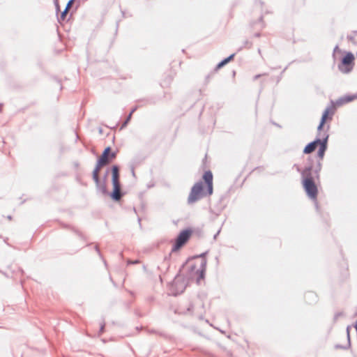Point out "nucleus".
I'll return each instance as SVG.
<instances>
[{
	"mask_svg": "<svg viewBox=\"0 0 357 357\" xmlns=\"http://www.w3.org/2000/svg\"><path fill=\"white\" fill-rule=\"evenodd\" d=\"M104 328H105V324H102L100 325V333H102L103 331H104Z\"/></svg>",
	"mask_w": 357,
	"mask_h": 357,
	"instance_id": "26",
	"label": "nucleus"
},
{
	"mask_svg": "<svg viewBox=\"0 0 357 357\" xmlns=\"http://www.w3.org/2000/svg\"><path fill=\"white\" fill-rule=\"evenodd\" d=\"M321 169V164L319 161L317 163L316 167H314L312 164H309L301 172L303 180L307 178L314 180V177L318 178Z\"/></svg>",
	"mask_w": 357,
	"mask_h": 357,
	"instance_id": "4",
	"label": "nucleus"
},
{
	"mask_svg": "<svg viewBox=\"0 0 357 357\" xmlns=\"http://www.w3.org/2000/svg\"><path fill=\"white\" fill-rule=\"evenodd\" d=\"M354 60V56L351 52H348L342 60V63L343 65H349Z\"/></svg>",
	"mask_w": 357,
	"mask_h": 357,
	"instance_id": "12",
	"label": "nucleus"
},
{
	"mask_svg": "<svg viewBox=\"0 0 357 357\" xmlns=\"http://www.w3.org/2000/svg\"><path fill=\"white\" fill-rule=\"evenodd\" d=\"M203 179L204 180L207 191H204V184L202 181L197 182L191 188L190 192L188 197V204H192L200 200L206 195H211L213 193V174L212 172L208 170L205 172L203 175Z\"/></svg>",
	"mask_w": 357,
	"mask_h": 357,
	"instance_id": "1",
	"label": "nucleus"
},
{
	"mask_svg": "<svg viewBox=\"0 0 357 357\" xmlns=\"http://www.w3.org/2000/svg\"><path fill=\"white\" fill-rule=\"evenodd\" d=\"M349 328H350V326H348L347 327V340H348V344H347V346L342 347V346H341L340 344H336L335 346V349H347V348H349L350 347L351 343H350Z\"/></svg>",
	"mask_w": 357,
	"mask_h": 357,
	"instance_id": "14",
	"label": "nucleus"
},
{
	"mask_svg": "<svg viewBox=\"0 0 357 357\" xmlns=\"http://www.w3.org/2000/svg\"><path fill=\"white\" fill-rule=\"evenodd\" d=\"M328 135H326L321 140V143L319 144V149L317 153L318 157L321 160L324 158L325 151L327 149V141Z\"/></svg>",
	"mask_w": 357,
	"mask_h": 357,
	"instance_id": "10",
	"label": "nucleus"
},
{
	"mask_svg": "<svg viewBox=\"0 0 357 357\" xmlns=\"http://www.w3.org/2000/svg\"><path fill=\"white\" fill-rule=\"evenodd\" d=\"M54 1H58V0H54Z\"/></svg>",
	"mask_w": 357,
	"mask_h": 357,
	"instance_id": "41",
	"label": "nucleus"
},
{
	"mask_svg": "<svg viewBox=\"0 0 357 357\" xmlns=\"http://www.w3.org/2000/svg\"><path fill=\"white\" fill-rule=\"evenodd\" d=\"M136 110V107L133 108L131 112H130V114H132V113Z\"/></svg>",
	"mask_w": 357,
	"mask_h": 357,
	"instance_id": "35",
	"label": "nucleus"
},
{
	"mask_svg": "<svg viewBox=\"0 0 357 357\" xmlns=\"http://www.w3.org/2000/svg\"><path fill=\"white\" fill-rule=\"evenodd\" d=\"M206 264H207L206 260L205 259H202L201 261L200 266L198 269H196L195 266H191L190 272L192 273L194 271H195V273L197 275V283H199L202 279L204 278L205 272H206Z\"/></svg>",
	"mask_w": 357,
	"mask_h": 357,
	"instance_id": "8",
	"label": "nucleus"
},
{
	"mask_svg": "<svg viewBox=\"0 0 357 357\" xmlns=\"http://www.w3.org/2000/svg\"><path fill=\"white\" fill-rule=\"evenodd\" d=\"M98 160L101 162V163H103L105 165H107L110 162V160H109V155H105V154H102L101 155V156L100 157V158L98 159Z\"/></svg>",
	"mask_w": 357,
	"mask_h": 357,
	"instance_id": "15",
	"label": "nucleus"
},
{
	"mask_svg": "<svg viewBox=\"0 0 357 357\" xmlns=\"http://www.w3.org/2000/svg\"><path fill=\"white\" fill-rule=\"evenodd\" d=\"M355 98V96L347 95L339 98L335 101L331 100V105L327 107L322 114L320 123L317 127L318 132H320L327 120H332L333 116L335 113V107H340L353 101ZM319 135H320V133H319Z\"/></svg>",
	"mask_w": 357,
	"mask_h": 357,
	"instance_id": "2",
	"label": "nucleus"
},
{
	"mask_svg": "<svg viewBox=\"0 0 357 357\" xmlns=\"http://www.w3.org/2000/svg\"><path fill=\"white\" fill-rule=\"evenodd\" d=\"M294 166H295V167H296V169L297 172H300V173H301V172L303 169H301L300 168V167H299V166H298V165H295Z\"/></svg>",
	"mask_w": 357,
	"mask_h": 357,
	"instance_id": "29",
	"label": "nucleus"
},
{
	"mask_svg": "<svg viewBox=\"0 0 357 357\" xmlns=\"http://www.w3.org/2000/svg\"><path fill=\"white\" fill-rule=\"evenodd\" d=\"M116 158V153L114 152H112L109 153V160H111L112 159H114Z\"/></svg>",
	"mask_w": 357,
	"mask_h": 357,
	"instance_id": "22",
	"label": "nucleus"
},
{
	"mask_svg": "<svg viewBox=\"0 0 357 357\" xmlns=\"http://www.w3.org/2000/svg\"><path fill=\"white\" fill-rule=\"evenodd\" d=\"M235 56V53L231 54L230 56H229L228 57H227L226 59H223L222 61H221L216 66V68L217 69H219L222 67H223L225 65H226L227 63H229L231 59H233V58Z\"/></svg>",
	"mask_w": 357,
	"mask_h": 357,
	"instance_id": "13",
	"label": "nucleus"
},
{
	"mask_svg": "<svg viewBox=\"0 0 357 357\" xmlns=\"http://www.w3.org/2000/svg\"><path fill=\"white\" fill-rule=\"evenodd\" d=\"M110 151H111V148L109 146H107L103 151L102 154L109 155Z\"/></svg>",
	"mask_w": 357,
	"mask_h": 357,
	"instance_id": "20",
	"label": "nucleus"
},
{
	"mask_svg": "<svg viewBox=\"0 0 357 357\" xmlns=\"http://www.w3.org/2000/svg\"><path fill=\"white\" fill-rule=\"evenodd\" d=\"M185 280L179 275H177L172 284V290L174 291L173 294L176 296L181 294L185 289Z\"/></svg>",
	"mask_w": 357,
	"mask_h": 357,
	"instance_id": "7",
	"label": "nucleus"
},
{
	"mask_svg": "<svg viewBox=\"0 0 357 357\" xmlns=\"http://www.w3.org/2000/svg\"><path fill=\"white\" fill-rule=\"evenodd\" d=\"M266 74H263V75H265ZM261 76H262V75L261 74H259V75H256L255 77H254V80H256L258 78H259Z\"/></svg>",
	"mask_w": 357,
	"mask_h": 357,
	"instance_id": "27",
	"label": "nucleus"
},
{
	"mask_svg": "<svg viewBox=\"0 0 357 357\" xmlns=\"http://www.w3.org/2000/svg\"><path fill=\"white\" fill-rule=\"evenodd\" d=\"M96 250L97 251V252L98 253V255L101 257V255H100V250L98 248V246H96Z\"/></svg>",
	"mask_w": 357,
	"mask_h": 357,
	"instance_id": "32",
	"label": "nucleus"
},
{
	"mask_svg": "<svg viewBox=\"0 0 357 357\" xmlns=\"http://www.w3.org/2000/svg\"><path fill=\"white\" fill-rule=\"evenodd\" d=\"M54 6L56 7V11H59V1H54Z\"/></svg>",
	"mask_w": 357,
	"mask_h": 357,
	"instance_id": "23",
	"label": "nucleus"
},
{
	"mask_svg": "<svg viewBox=\"0 0 357 357\" xmlns=\"http://www.w3.org/2000/svg\"><path fill=\"white\" fill-rule=\"evenodd\" d=\"M255 37H259L260 36V33H257L255 34Z\"/></svg>",
	"mask_w": 357,
	"mask_h": 357,
	"instance_id": "36",
	"label": "nucleus"
},
{
	"mask_svg": "<svg viewBox=\"0 0 357 357\" xmlns=\"http://www.w3.org/2000/svg\"><path fill=\"white\" fill-rule=\"evenodd\" d=\"M303 188L307 195V196L313 199L316 200L318 193L317 187L314 181V180L307 178L303 180Z\"/></svg>",
	"mask_w": 357,
	"mask_h": 357,
	"instance_id": "5",
	"label": "nucleus"
},
{
	"mask_svg": "<svg viewBox=\"0 0 357 357\" xmlns=\"http://www.w3.org/2000/svg\"><path fill=\"white\" fill-rule=\"evenodd\" d=\"M339 68H340V71H342V72L347 73V72H349V70H343L340 66H339Z\"/></svg>",
	"mask_w": 357,
	"mask_h": 357,
	"instance_id": "33",
	"label": "nucleus"
},
{
	"mask_svg": "<svg viewBox=\"0 0 357 357\" xmlns=\"http://www.w3.org/2000/svg\"><path fill=\"white\" fill-rule=\"evenodd\" d=\"M206 253H202V255H200V257H204Z\"/></svg>",
	"mask_w": 357,
	"mask_h": 357,
	"instance_id": "38",
	"label": "nucleus"
},
{
	"mask_svg": "<svg viewBox=\"0 0 357 357\" xmlns=\"http://www.w3.org/2000/svg\"><path fill=\"white\" fill-rule=\"evenodd\" d=\"M131 116L132 114H129V115L128 116V117L126 118V121L123 122V123L122 124V126L121 128H123L125 127L128 123L129 122V121L130 120V118H131Z\"/></svg>",
	"mask_w": 357,
	"mask_h": 357,
	"instance_id": "19",
	"label": "nucleus"
},
{
	"mask_svg": "<svg viewBox=\"0 0 357 357\" xmlns=\"http://www.w3.org/2000/svg\"><path fill=\"white\" fill-rule=\"evenodd\" d=\"M11 218H11V216H10V215H8V220H11Z\"/></svg>",
	"mask_w": 357,
	"mask_h": 357,
	"instance_id": "39",
	"label": "nucleus"
},
{
	"mask_svg": "<svg viewBox=\"0 0 357 357\" xmlns=\"http://www.w3.org/2000/svg\"><path fill=\"white\" fill-rule=\"evenodd\" d=\"M258 52H259V54H261V50H260V49H259V50H258Z\"/></svg>",
	"mask_w": 357,
	"mask_h": 357,
	"instance_id": "40",
	"label": "nucleus"
},
{
	"mask_svg": "<svg viewBox=\"0 0 357 357\" xmlns=\"http://www.w3.org/2000/svg\"><path fill=\"white\" fill-rule=\"evenodd\" d=\"M321 140L320 138L317 137L314 141L307 144L303 149V153L305 154H310L312 153L318 145L321 143Z\"/></svg>",
	"mask_w": 357,
	"mask_h": 357,
	"instance_id": "9",
	"label": "nucleus"
},
{
	"mask_svg": "<svg viewBox=\"0 0 357 357\" xmlns=\"http://www.w3.org/2000/svg\"><path fill=\"white\" fill-rule=\"evenodd\" d=\"M305 297H311L312 298H314V300H316V295L313 293V292H309L307 293L306 295H305Z\"/></svg>",
	"mask_w": 357,
	"mask_h": 357,
	"instance_id": "21",
	"label": "nucleus"
},
{
	"mask_svg": "<svg viewBox=\"0 0 357 357\" xmlns=\"http://www.w3.org/2000/svg\"><path fill=\"white\" fill-rule=\"evenodd\" d=\"M105 166L103 163H101L98 160L97 161V164L96 167L93 171V179L96 183V186L100 185V178L98 176L99 171L102 167Z\"/></svg>",
	"mask_w": 357,
	"mask_h": 357,
	"instance_id": "11",
	"label": "nucleus"
},
{
	"mask_svg": "<svg viewBox=\"0 0 357 357\" xmlns=\"http://www.w3.org/2000/svg\"><path fill=\"white\" fill-rule=\"evenodd\" d=\"M338 49H339L338 45H336V46L335 47V48H334V50H333L334 53H335L336 51H337V50H338Z\"/></svg>",
	"mask_w": 357,
	"mask_h": 357,
	"instance_id": "34",
	"label": "nucleus"
},
{
	"mask_svg": "<svg viewBox=\"0 0 357 357\" xmlns=\"http://www.w3.org/2000/svg\"><path fill=\"white\" fill-rule=\"evenodd\" d=\"M294 166H295V167H296V169L297 172H300V173H301V172L303 169H301L300 168V167H299V166H298V165H295Z\"/></svg>",
	"mask_w": 357,
	"mask_h": 357,
	"instance_id": "28",
	"label": "nucleus"
},
{
	"mask_svg": "<svg viewBox=\"0 0 357 357\" xmlns=\"http://www.w3.org/2000/svg\"><path fill=\"white\" fill-rule=\"evenodd\" d=\"M244 45L245 46H248L249 48L252 46V43L248 40H245Z\"/></svg>",
	"mask_w": 357,
	"mask_h": 357,
	"instance_id": "25",
	"label": "nucleus"
},
{
	"mask_svg": "<svg viewBox=\"0 0 357 357\" xmlns=\"http://www.w3.org/2000/svg\"><path fill=\"white\" fill-rule=\"evenodd\" d=\"M108 173H109V171L107 170V171L106 172V173H105V176H104V182H105V180H106V178H107V176Z\"/></svg>",
	"mask_w": 357,
	"mask_h": 357,
	"instance_id": "31",
	"label": "nucleus"
},
{
	"mask_svg": "<svg viewBox=\"0 0 357 357\" xmlns=\"http://www.w3.org/2000/svg\"><path fill=\"white\" fill-rule=\"evenodd\" d=\"M192 234L190 229H185L182 231L177 238L176 239L175 244L172 248V252L176 251L180 249L190 238Z\"/></svg>",
	"mask_w": 357,
	"mask_h": 357,
	"instance_id": "6",
	"label": "nucleus"
},
{
	"mask_svg": "<svg viewBox=\"0 0 357 357\" xmlns=\"http://www.w3.org/2000/svg\"><path fill=\"white\" fill-rule=\"evenodd\" d=\"M98 189H99L101 192L103 194V195H107V187H106V185H105V183L104 182L103 183H101L100 182V185L99 186H96Z\"/></svg>",
	"mask_w": 357,
	"mask_h": 357,
	"instance_id": "16",
	"label": "nucleus"
},
{
	"mask_svg": "<svg viewBox=\"0 0 357 357\" xmlns=\"http://www.w3.org/2000/svg\"><path fill=\"white\" fill-rule=\"evenodd\" d=\"M68 10H67L66 8H65V9L63 10V11L61 13V16H60V19H61V20H65V18H66V15H67V13H68Z\"/></svg>",
	"mask_w": 357,
	"mask_h": 357,
	"instance_id": "17",
	"label": "nucleus"
},
{
	"mask_svg": "<svg viewBox=\"0 0 357 357\" xmlns=\"http://www.w3.org/2000/svg\"><path fill=\"white\" fill-rule=\"evenodd\" d=\"M74 2H75V0H69L66 4L65 8H66L67 10H69L71 8V6H73V4L74 3Z\"/></svg>",
	"mask_w": 357,
	"mask_h": 357,
	"instance_id": "18",
	"label": "nucleus"
},
{
	"mask_svg": "<svg viewBox=\"0 0 357 357\" xmlns=\"http://www.w3.org/2000/svg\"><path fill=\"white\" fill-rule=\"evenodd\" d=\"M112 173L114 190L110 196L114 201H119L121 199L122 194L121 192V184L119 182V168L117 165L112 166Z\"/></svg>",
	"mask_w": 357,
	"mask_h": 357,
	"instance_id": "3",
	"label": "nucleus"
},
{
	"mask_svg": "<svg viewBox=\"0 0 357 357\" xmlns=\"http://www.w3.org/2000/svg\"><path fill=\"white\" fill-rule=\"evenodd\" d=\"M137 263H139L138 260H135V261L128 260V264H137Z\"/></svg>",
	"mask_w": 357,
	"mask_h": 357,
	"instance_id": "24",
	"label": "nucleus"
},
{
	"mask_svg": "<svg viewBox=\"0 0 357 357\" xmlns=\"http://www.w3.org/2000/svg\"><path fill=\"white\" fill-rule=\"evenodd\" d=\"M192 309V305H190L189 307L187 308V311L190 312Z\"/></svg>",
	"mask_w": 357,
	"mask_h": 357,
	"instance_id": "30",
	"label": "nucleus"
},
{
	"mask_svg": "<svg viewBox=\"0 0 357 357\" xmlns=\"http://www.w3.org/2000/svg\"><path fill=\"white\" fill-rule=\"evenodd\" d=\"M340 315V314H336L335 316V319H337V317Z\"/></svg>",
	"mask_w": 357,
	"mask_h": 357,
	"instance_id": "37",
	"label": "nucleus"
}]
</instances>
